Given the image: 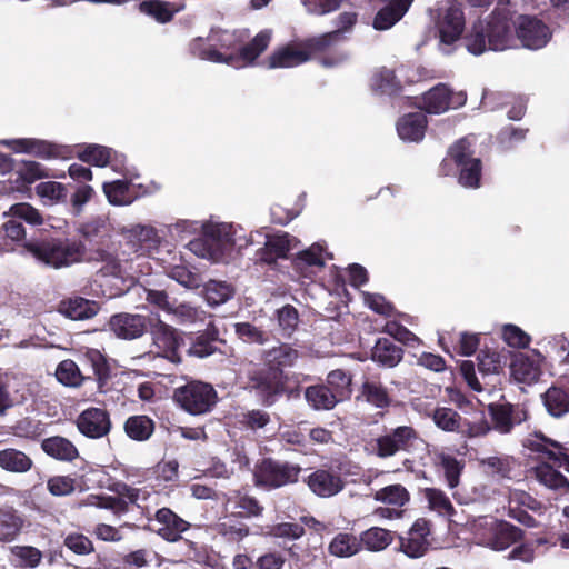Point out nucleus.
<instances>
[{"label": "nucleus", "mask_w": 569, "mask_h": 569, "mask_svg": "<svg viewBox=\"0 0 569 569\" xmlns=\"http://www.w3.org/2000/svg\"><path fill=\"white\" fill-rule=\"evenodd\" d=\"M529 472L532 478L546 488L561 493L569 492V479L560 472L556 463L540 461L530 468Z\"/></svg>", "instance_id": "412c9836"}, {"label": "nucleus", "mask_w": 569, "mask_h": 569, "mask_svg": "<svg viewBox=\"0 0 569 569\" xmlns=\"http://www.w3.org/2000/svg\"><path fill=\"white\" fill-rule=\"evenodd\" d=\"M359 397L378 409H388L392 403V397L388 388L380 380H365Z\"/></svg>", "instance_id": "c756f323"}, {"label": "nucleus", "mask_w": 569, "mask_h": 569, "mask_svg": "<svg viewBox=\"0 0 569 569\" xmlns=\"http://www.w3.org/2000/svg\"><path fill=\"white\" fill-rule=\"evenodd\" d=\"M323 248L315 243L309 249L299 252L293 261L296 268L308 267H323L325 260L322 258Z\"/></svg>", "instance_id": "338daca9"}, {"label": "nucleus", "mask_w": 569, "mask_h": 569, "mask_svg": "<svg viewBox=\"0 0 569 569\" xmlns=\"http://www.w3.org/2000/svg\"><path fill=\"white\" fill-rule=\"evenodd\" d=\"M76 425L79 432L89 439H101L108 436L112 428L108 410L97 407L84 409L78 416Z\"/></svg>", "instance_id": "4468645a"}, {"label": "nucleus", "mask_w": 569, "mask_h": 569, "mask_svg": "<svg viewBox=\"0 0 569 569\" xmlns=\"http://www.w3.org/2000/svg\"><path fill=\"white\" fill-rule=\"evenodd\" d=\"M423 495L431 510L450 518L455 516L456 509L449 497L441 489L426 488Z\"/></svg>", "instance_id": "864d4df0"}, {"label": "nucleus", "mask_w": 569, "mask_h": 569, "mask_svg": "<svg viewBox=\"0 0 569 569\" xmlns=\"http://www.w3.org/2000/svg\"><path fill=\"white\" fill-rule=\"evenodd\" d=\"M188 51L191 57L199 58L217 63H224V54L217 50L213 46L206 43L201 37L193 38L188 44Z\"/></svg>", "instance_id": "6e6d98bb"}, {"label": "nucleus", "mask_w": 569, "mask_h": 569, "mask_svg": "<svg viewBox=\"0 0 569 569\" xmlns=\"http://www.w3.org/2000/svg\"><path fill=\"white\" fill-rule=\"evenodd\" d=\"M397 533L381 527H370L359 536L361 550L380 552L386 550L395 540Z\"/></svg>", "instance_id": "473e14b6"}, {"label": "nucleus", "mask_w": 569, "mask_h": 569, "mask_svg": "<svg viewBox=\"0 0 569 569\" xmlns=\"http://www.w3.org/2000/svg\"><path fill=\"white\" fill-rule=\"evenodd\" d=\"M238 422L246 429L256 431L262 429L271 422L270 415L261 409H252L242 412Z\"/></svg>", "instance_id": "680f3d73"}, {"label": "nucleus", "mask_w": 569, "mask_h": 569, "mask_svg": "<svg viewBox=\"0 0 569 569\" xmlns=\"http://www.w3.org/2000/svg\"><path fill=\"white\" fill-rule=\"evenodd\" d=\"M56 377L59 382L68 387H79L84 380L78 365L71 359L62 360L58 365Z\"/></svg>", "instance_id": "13d9d810"}, {"label": "nucleus", "mask_w": 569, "mask_h": 569, "mask_svg": "<svg viewBox=\"0 0 569 569\" xmlns=\"http://www.w3.org/2000/svg\"><path fill=\"white\" fill-rule=\"evenodd\" d=\"M473 150L468 139L462 138L449 148V157L459 169L458 181L465 188H479L482 163L479 158L473 157Z\"/></svg>", "instance_id": "6e6552de"}, {"label": "nucleus", "mask_w": 569, "mask_h": 569, "mask_svg": "<svg viewBox=\"0 0 569 569\" xmlns=\"http://www.w3.org/2000/svg\"><path fill=\"white\" fill-rule=\"evenodd\" d=\"M12 435L19 438L36 440L42 436L44 428L40 420H36L31 417H24L16 421L11 427Z\"/></svg>", "instance_id": "bf43d9fd"}, {"label": "nucleus", "mask_w": 569, "mask_h": 569, "mask_svg": "<svg viewBox=\"0 0 569 569\" xmlns=\"http://www.w3.org/2000/svg\"><path fill=\"white\" fill-rule=\"evenodd\" d=\"M403 349L389 338H378L372 350L371 359L385 368H393L403 358Z\"/></svg>", "instance_id": "bb28decb"}, {"label": "nucleus", "mask_w": 569, "mask_h": 569, "mask_svg": "<svg viewBox=\"0 0 569 569\" xmlns=\"http://www.w3.org/2000/svg\"><path fill=\"white\" fill-rule=\"evenodd\" d=\"M86 359L92 367L93 375L98 383V389L102 391L111 377L110 366L107 359L100 351L94 349H91L86 353Z\"/></svg>", "instance_id": "5fc2aeb1"}, {"label": "nucleus", "mask_w": 569, "mask_h": 569, "mask_svg": "<svg viewBox=\"0 0 569 569\" xmlns=\"http://www.w3.org/2000/svg\"><path fill=\"white\" fill-rule=\"evenodd\" d=\"M301 467L288 461L263 458L256 468L257 486L266 489H278L298 482Z\"/></svg>", "instance_id": "39448f33"}, {"label": "nucleus", "mask_w": 569, "mask_h": 569, "mask_svg": "<svg viewBox=\"0 0 569 569\" xmlns=\"http://www.w3.org/2000/svg\"><path fill=\"white\" fill-rule=\"evenodd\" d=\"M228 501H232V498ZM233 502L237 511L232 512V515L238 518H258L262 516L264 510L260 501L248 493L238 492L233 498Z\"/></svg>", "instance_id": "de8ad7c7"}, {"label": "nucleus", "mask_w": 569, "mask_h": 569, "mask_svg": "<svg viewBox=\"0 0 569 569\" xmlns=\"http://www.w3.org/2000/svg\"><path fill=\"white\" fill-rule=\"evenodd\" d=\"M543 405L547 411L559 418L569 412V395L566 390L559 387H550L542 396Z\"/></svg>", "instance_id": "c03bdc74"}, {"label": "nucleus", "mask_w": 569, "mask_h": 569, "mask_svg": "<svg viewBox=\"0 0 569 569\" xmlns=\"http://www.w3.org/2000/svg\"><path fill=\"white\" fill-rule=\"evenodd\" d=\"M140 12L153 18L159 23L170 22L179 8L163 0H144L139 3Z\"/></svg>", "instance_id": "a19ab883"}, {"label": "nucleus", "mask_w": 569, "mask_h": 569, "mask_svg": "<svg viewBox=\"0 0 569 569\" xmlns=\"http://www.w3.org/2000/svg\"><path fill=\"white\" fill-rule=\"evenodd\" d=\"M14 182L18 187H26L43 178H62L64 173L57 174L46 169L41 163L31 160H22L16 167Z\"/></svg>", "instance_id": "c85d7f7f"}, {"label": "nucleus", "mask_w": 569, "mask_h": 569, "mask_svg": "<svg viewBox=\"0 0 569 569\" xmlns=\"http://www.w3.org/2000/svg\"><path fill=\"white\" fill-rule=\"evenodd\" d=\"M351 375L342 369H336L328 373L325 385L330 387V391L341 402L351 397Z\"/></svg>", "instance_id": "a18cd8bd"}, {"label": "nucleus", "mask_w": 569, "mask_h": 569, "mask_svg": "<svg viewBox=\"0 0 569 569\" xmlns=\"http://www.w3.org/2000/svg\"><path fill=\"white\" fill-rule=\"evenodd\" d=\"M306 483L315 495L321 498L336 496L345 487L341 476L331 469L315 470L307 477Z\"/></svg>", "instance_id": "a211bd4d"}, {"label": "nucleus", "mask_w": 569, "mask_h": 569, "mask_svg": "<svg viewBox=\"0 0 569 569\" xmlns=\"http://www.w3.org/2000/svg\"><path fill=\"white\" fill-rule=\"evenodd\" d=\"M102 189L108 201L113 206H128L133 201L130 194V183L127 180L104 182Z\"/></svg>", "instance_id": "8fccbe9b"}, {"label": "nucleus", "mask_w": 569, "mask_h": 569, "mask_svg": "<svg viewBox=\"0 0 569 569\" xmlns=\"http://www.w3.org/2000/svg\"><path fill=\"white\" fill-rule=\"evenodd\" d=\"M23 520L13 508L0 509V541H12L20 532Z\"/></svg>", "instance_id": "09e8293b"}, {"label": "nucleus", "mask_w": 569, "mask_h": 569, "mask_svg": "<svg viewBox=\"0 0 569 569\" xmlns=\"http://www.w3.org/2000/svg\"><path fill=\"white\" fill-rule=\"evenodd\" d=\"M517 20L508 8L497 7L485 19L476 21L463 37L466 49L480 56L487 50L503 51L515 43Z\"/></svg>", "instance_id": "7ed1b4c3"}, {"label": "nucleus", "mask_w": 569, "mask_h": 569, "mask_svg": "<svg viewBox=\"0 0 569 569\" xmlns=\"http://www.w3.org/2000/svg\"><path fill=\"white\" fill-rule=\"evenodd\" d=\"M287 558L280 550H268L256 558V569H282Z\"/></svg>", "instance_id": "774afa93"}, {"label": "nucleus", "mask_w": 569, "mask_h": 569, "mask_svg": "<svg viewBox=\"0 0 569 569\" xmlns=\"http://www.w3.org/2000/svg\"><path fill=\"white\" fill-rule=\"evenodd\" d=\"M271 41V31L261 30L247 44L242 46L237 54H224V63L234 68L253 64L260 54L267 50Z\"/></svg>", "instance_id": "dca6fc26"}, {"label": "nucleus", "mask_w": 569, "mask_h": 569, "mask_svg": "<svg viewBox=\"0 0 569 569\" xmlns=\"http://www.w3.org/2000/svg\"><path fill=\"white\" fill-rule=\"evenodd\" d=\"M33 460L16 448L0 450V468L13 473H26L33 468Z\"/></svg>", "instance_id": "72a5a7b5"}, {"label": "nucleus", "mask_w": 569, "mask_h": 569, "mask_svg": "<svg viewBox=\"0 0 569 569\" xmlns=\"http://www.w3.org/2000/svg\"><path fill=\"white\" fill-rule=\"evenodd\" d=\"M478 370L483 375L498 373L502 368V357L497 351L480 350L478 357Z\"/></svg>", "instance_id": "0e129e2a"}, {"label": "nucleus", "mask_w": 569, "mask_h": 569, "mask_svg": "<svg viewBox=\"0 0 569 569\" xmlns=\"http://www.w3.org/2000/svg\"><path fill=\"white\" fill-rule=\"evenodd\" d=\"M77 233L81 239H78L84 244L86 253L83 260L110 262L112 254L103 248L110 234L108 226L101 218L91 219L87 222L79 224ZM77 240L76 238H72Z\"/></svg>", "instance_id": "0eeeda50"}, {"label": "nucleus", "mask_w": 569, "mask_h": 569, "mask_svg": "<svg viewBox=\"0 0 569 569\" xmlns=\"http://www.w3.org/2000/svg\"><path fill=\"white\" fill-rule=\"evenodd\" d=\"M299 358V351L288 343L273 347L263 355L262 363L248 372V388L256 393L264 407L273 406L282 396L288 399L300 397L298 381L287 372Z\"/></svg>", "instance_id": "f257e3e1"}, {"label": "nucleus", "mask_w": 569, "mask_h": 569, "mask_svg": "<svg viewBox=\"0 0 569 569\" xmlns=\"http://www.w3.org/2000/svg\"><path fill=\"white\" fill-rule=\"evenodd\" d=\"M375 499L388 505L403 507L410 500L409 491L402 485H389L375 493Z\"/></svg>", "instance_id": "4d7b16f0"}, {"label": "nucleus", "mask_w": 569, "mask_h": 569, "mask_svg": "<svg viewBox=\"0 0 569 569\" xmlns=\"http://www.w3.org/2000/svg\"><path fill=\"white\" fill-rule=\"evenodd\" d=\"M487 410L492 422V429L502 435L511 432L516 425H520L528 418L526 408L510 402H491Z\"/></svg>", "instance_id": "ddd939ff"}, {"label": "nucleus", "mask_w": 569, "mask_h": 569, "mask_svg": "<svg viewBox=\"0 0 569 569\" xmlns=\"http://www.w3.org/2000/svg\"><path fill=\"white\" fill-rule=\"evenodd\" d=\"M310 60V54L299 42H290L276 49L267 60L268 68H293Z\"/></svg>", "instance_id": "aec40b11"}, {"label": "nucleus", "mask_w": 569, "mask_h": 569, "mask_svg": "<svg viewBox=\"0 0 569 569\" xmlns=\"http://www.w3.org/2000/svg\"><path fill=\"white\" fill-rule=\"evenodd\" d=\"M147 529L157 533L167 542H177L191 525L168 507L158 509L153 518H149Z\"/></svg>", "instance_id": "9d476101"}, {"label": "nucleus", "mask_w": 569, "mask_h": 569, "mask_svg": "<svg viewBox=\"0 0 569 569\" xmlns=\"http://www.w3.org/2000/svg\"><path fill=\"white\" fill-rule=\"evenodd\" d=\"M360 538L349 533H337L328 546V552L337 558H350L361 551Z\"/></svg>", "instance_id": "c9c22d12"}, {"label": "nucleus", "mask_w": 569, "mask_h": 569, "mask_svg": "<svg viewBox=\"0 0 569 569\" xmlns=\"http://www.w3.org/2000/svg\"><path fill=\"white\" fill-rule=\"evenodd\" d=\"M156 237L153 228L138 226L128 232L127 244L132 252L144 254L154 246Z\"/></svg>", "instance_id": "ea45409f"}, {"label": "nucleus", "mask_w": 569, "mask_h": 569, "mask_svg": "<svg viewBox=\"0 0 569 569\" xmlns=\"http://www.w3.org/2000/svg\"><path fill=\"white\" fill-rule=\"evenodd\" d=\"M552 37L550 28L536 16L520 14L517 18L516 37L523 48L539 50Z\"/></svg>", "instance_id": "1a4fd4ad"}, {"label": "nucleus", "mask_w": 569, "mask_h": 569, "mask_svg": "<svg viewBox=\"0 0 569 569\" xmlns=\"http://www.w3.org/2000/svg\"><path fill=\"white\" fill-rule=\"evenodd\" d=\"M523 538V530L519 527L502 521L495 530L490 545L492 549L501 551L509 548L511 545L520 541Z\"/></svg>", "instance_id": "58836bf2"}, {"label": "nucleus", "mask_w": 569, "mask_h": 569, "mask_svg": "<svg viewBox=\"0 0 569 569\" xmlns=\"http://www.w3.org/2000/svg\"><path fill=\"white\" fill-rule=\"evenodd\" d=\"M153 345L159 353L173 363H180L182 358L179 349L183 345V338L178 333L177 329L158 320L150 328Z\"/></svg>", "instance_id": "f8f14e48"}, {"label": "nucleus", "mask_w": 569, "mask_h": 569, "mask_svg": "<svg viewBox=\"0 0 569 569\" xmlns=\"http://www.w3.org/2000/svg\"><path fill=\"white\" fill-rule=\"evenodd\" d=\"M305 399L315 410H331L340 401L325 383L309 386L305 389Z\"/></svg>", "instance_id": "f704fd0d"}, {"label": "nucleus", "mask_w": 569, "mask_h": 569, "mask_svg": "<svg viewBox=\"0 0 569 569\" xmlns=\"http://www.w3.org/2000/svg\"><path fill=\"white\" fill-rule=\"evenodd\" d=\"M436 465L442 470L446 483L450 489L459 486L466 466L465 460L446 452H439L436 455Z\"/></svg>", "instance_id": "e433bc0d"}, {"label": "nucleus", "mask_w": 569, "mask_h": 569, "mask_svg": "<svg viewBox=\"0 0 569 569\" xmlns=\"http://www.w3.org/2000/svg\"><path fill=\"white\" fill-rule=\"evenodd\" d=\"M523 447L529 450L530 453L536 455V459L539 460V462L551 461L556 463L562 450H566L562 443L547 437L541 431L530 433L523 440Z\"/></svg>", "instance_id": "6ab92c4d"}, {"label": "nucleus", "mask_w": 569, "mask_h": 569, "mask_svg": "<svg viewBox=\"0 0 569 569\" xmlns=\"http://www.w3.org/2000/svg\"><path fill=\"white\" fill-rule=\"evenodd\" d=\"M428 126L427 116L422 112L403 114L397 121V132L400 139L419 142L423 139Z\"/></svg>", "instance_id": "a878e982"}, {"label": "nucleus", "mask_w": 569, "mask_h": 569, "mask_svg": "<svg viewBox=\"0 0 569 569\" xmlns=\"http://www.w3.org/2000/svg\"><path fill=\"white\" fill-rule=\"evenodd\" d=\"M123 430L133 441H148L156 430V421L147 415H133L126 419Z\"/></svg>", "instance_id": "2f4dec72"}, {"label": "nucleus", "mask_w": 569, "mask_h": 569, "mask_svg": "<svg viewBox=\"0 0 569 569\" xmlns=\"http://www.w3.org/2000/svg\"><path fill=\"white\" fill-rule=\"evenodd\" d=\"M435 425L446 432H460L462 428V417L453 409L447 407H438L431 416Z\"/></svg>", "instance_id": "49530a36"}, {"label": "nucleus", "mask_w": 569, "mask_h": 569, "mask_svg": "<svg viewBox=\"0 0 569 569\" xmlns=\"http://www.w3.org/2000/svg\"><path fill=\"white\" fill-rule=\"evenodd\" d=\"M149 319L141 315L120 312L109 320L110 330L120 339L133 340L142 337L148 330Z\"/></svg>", "instance_id": "f3484780"}, {"label": "nucleus", "mask_w": 569, "mask_h": 569, "mask_svg": "<svg viewBox=\"0 0 569 569\" xmlns=\"http://www.w3.org/2000/svg\"><path fill=\"white\" fill-rule=\"evenodd\" d=\"M226 341L220 338L219 329L210 322L203 331L191 338L187 353L191 357L207 358L217 351H220L219 345Z\"/></svg>", "instance_id": "4be33fe9"}, {"label": "nucleus", "mask_w": 569, "mask_h": 569, "mask_svg": "<svg viewBox=\"0 0 569 569\" xmlns=\"http://www.w3.org/2000/svg\"><path fill=\"white\" fill-rule=\"evenodd\" d=\"M216 530L220 537L229 542H240L250 533L249 527L232 513L217 523Z\"/></svg>", "instance_id": "79ce46f5"}, {"label": "nucleus", "mask_w": 569, "mask_h": 569, "mask_svg": "<svg viewBox=\"0 0 569 569\" xmlns=\"http://www.w3.org/2000/svg\"><path fill=\"white\" fill-rule=\"evenodd\" d=\"M234 295L231 284L224 281L210 280L204 286V298L210 306H219L227 302Z\"/></svg>", "instance_id": "603ef678"}, {"label": "nucleus", "mask_w": 569, "mask_h": 569, "mask_svg": "<svg viewBox=\"0 0 569 569\" xmlns=\"http://www.w3.org/2000/svg\"><path fill=\"white\" fill-rule=\"evenodd\" d=\"M510 368L515 379L520 382L536 381L540 375L539 367L527 356L517 357Z\"/></svg>", "instance_id": "3c124183"}, {"label": "nucleus", "mask_w": 569, "mask_h": 569, "mask_svg": "<svg viewBox=\"0 0 569 569\" xmlns=\"http://www.w3.org/2000/svg\"><path fill=\"white\" fill-rule=\"evenodd\" d=\"M172 399L189 415L201 416L213 410L219 397L211 383L189 380L173 390Z\"/></svg>", "instance_id": "20e7f679"}, {"label": "nucleus", "mask_w": 569, "mask_h": 569, "mask_svg": "<svg viewBox=\"0 0 569 569\" xmlns=\"http://www.w3.org/2000/svg\"><path fill=\"white\" fill-rule=\"evenodd\" d=\"M431 533V522L426 518H418L410 527L407 536L397 535L399 550L412 559L423 557L429 550L428 537Z\"/></svg>", "instance_id": "9b49d317"}, {"label": "nucleus", "mask_w": 569, "mask_h": 569, "mask_svg": "<svg viewBox=\"0 0 569 569\" xmlns=\"http://www.w3.org/2000/svg\"><path fill=\"white\" fill-rule=\"evenodd\" d=\"M412 2L413 0H389L377 11L372 20L373 29L385 31L392 28L408 12Z\"/></svg>", "instance_id": "b1692460"}, {"label": "nucleus", "mask_w": 569, "mask_h": 569, "mask_svg": "<svg viewBox=\"0 0 569 569\" xmlns=\"http://www.w3.org/2000/svg\"><path fill=\"white\" fill-rule=\"evenodd\" d=\"M234 332L239 339L247 343L263 345L268 338L266 332L250 322H238L234 325Z\"/></svg>", "instance_id": "69168bd1"}, {"label": "nucleus", "mask_w": 569, "mask_h": 569, "mask_svg": "<svg viewBox=\"0 0 569 569\" xmlns=\"http://www.w3.org/2000/svg\"><path fill=\"white\" fill-rule=\"evenodd\" d=\"M6 237L22 242V248L34 260L53 269L68 268L83 260L86 248L79 240L68 239L57 232L40 233L38 238L26 239V229L16 218L3 224Z\"/></svg>", "instance_id": "f03ea898"}, {"label": "nucleus", "mask_w": 569, "mask_h": 569, "mask_svg": "<svg viewBox=\"0 0 569 569\" xmlns=\"http://www.w3.org/2000/svg\"><path fill=\"white\" fill-rule=\"evenodd\" d=\"M422 439L412 426H398L375 439L373 452L381 459L396 456L398 452L411 453Z\"/></svg>", "instance_id": "423d86ee"}, {"label": "nucleus", "mask_w": 569, "mask_h": 569, "mask_svg": "<svg viewBox=\"0 0 569 569\" xmlns=\"http://www.w3.org/2000/svg\"><path fill=\"white\" fill-rule=\"evenodd\" d=\"M40 448L50 458L63 462H72L80 456L76 445L62 436L44 438L40 443Z\"/></svg>", "instance_id": "393cba45"}, {"label": "nucleus", "mask_w": 569, "mask_h": 569, "mask_svg": "<svg viewBox=\"0 0 569 569\" xmlns=\"http://www.w3.org/2000/svg\"><path fill=\"white\" fill-rule=\"evenodd\" d=\"M465 27L466 18L461 6H449L437 22L440 43L453 44L461 38Z\"/></svg>", "instance_id": "2eb2a0df"}, {"label": "nucleus", "mask_w": 569, "mask_h": 569, "mask_svg": "<svg viewBox=\"0 0 569 569\" xmlns=\"http://www.w3.org/2000/svg\"><path fill=\"white\" fill-rule=\"evenodd\" d=\"M341 41L338 38V32H326L320 36L310 37L301 40V46L308 51L310 58L313 53L323 52L328 48Z\"/></svg>", "instance_id": "052dcab7"}, {"label": "nucleus", "mask_w": 569, "mask_h": 569, "mask_svg": "<svg viewBox=\"0 0 569 569\" xmlns=\"http://www.w3.org/2000/svg\"><path fill=\"white\" fill-rule=\"evenodd\" d=\"M451 106V91L445 83H438L423 93L420 108L427 113L439 114Z\"/></svg>", "instance_id": "cd10ccee"}, {"label": "nucleus", "mask_w": 569, "mask_h": 569, "mask_svg": "<svg viewBox=\"0 0 569 569\" xmlns=\"http://www.w3.org/2000/svg\"><path fill=\"white\" fill-rule=\"evenodd\" d=\"M292 239L289 233L268 238L264 247L258 252L259 259L267 264H272L278 259L287 258L291 249Z\"/></svg>", "instance_id": "7c9ffc66"}, {"label": "nucleus", "mask_w": 569, "mask_h": 569, "mask_svg": "<svg viewBox=\"0 0 569 569\" xmlns=\"http://www.w3.org/2000/svg\"><path fill=\"white\" fill-rule=\"evenodd\" d=\"M60 311L72 320H83L94 317L98 312V305L94 301L77 297L62 301Z\"/></svg>", "instance_id": "4c0bfd02"}, {"label": "nucleus", "mask_w": 569, "mask_h": 569, "mask_svg": "<svg viewBox=\"0 0 569 569\" xmlns=\"http://www.w3.org/2000/svg\"><path fill=\"white\" fill-rule=\"evenodd\" d=\"M10 214L12 218L26 221L31 226H40L43 223L42 214L38 209L30 203L20 202L10 207Z\"/></svg>", "instance_id": "e2e57ef3"}, {"label": "nucleus", "mask_w": 569, "mask_h": 569, "mask_svg": "<svg viewBox=\"0 0 569 569\" xmlns=\"http://www.w3.org/2000/svg\"><path fill=\"white\" fill-rule=\"evenodd\" d=\"M116 154L113 149L101 144H87L78 151L81 161L96 167H106Z\"/></svg>", "instance_id": "37998d69"}, {"label": "nucleus", "mask_w": 569, "mask_h": 569, "mask_svg": "<svg viewBox=\"0 0 569 569\" xmlns=\"http://www.w3.org/2000/svg\"><path fill=\"white\" fill-rule=\"evenodd\" d=\"M369 88L377 96L398 97L403 90L396 71L386 66L372 70Z\"/></svg>", "instance_id": "5701e85b"}]
</instances>
